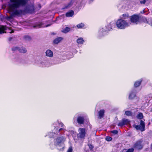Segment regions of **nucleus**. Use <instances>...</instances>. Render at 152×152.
Segmentation results:
<instances>
[{"mask_svg": "<svg viewBox=\"0 0 152 152\" xmlns=\"http://www.w3.org/2000/svg\"><path fill=\"white\" fill-rule=\"evenodd\" d=\"M26 3V0H10V2L8 5V11L11 15L7 16L6 19L11 21L12 20L14 16L21 15L23 11L19 8L24 5Z\"/></svg>", "mask_w": 152, "mask_h": 152, "instance_id": "f257e3e1", "label": "nucleus"}, {"mask_svg": "<svg viewBox=\"0 0 152 152\" xmlns=\"http://www.w3.org/2000/svg\"><path fill=\"white\" fill-rule=\"evenodd\" d=\"M53 125L55 127L54 129V132H49L48 133V136L50 137H53L55 134H58V133L62 134V132H61V131H64V129L63 128L59 129V127H62L64 126V125L63 123H59L58 121H57L55 122L54 124Z\"/></svg>", "mask_w": 152, "mask_h": 152, "instance_id": "f03ea898", "label": "nucleus"}, {"mask_svg": "<svg viewBox=\"0 0 152 152\" xmlns=\"http://www.w3.org/2000/svg\"><path fill=\"white\" fill-rule=\"evenodd\" d=\"M66 138L62 135H59L55 139L54 144L60 150H63L64 148V142L65 141Z\"/></svg>", "mask_w": 152, "mask_h": 152, "instance_id": "7ed1b4c3", "label": "nucleus"}, {"mask_svg": "<svg viewBox=\"0 0 152 152\" xmlns=\"http://www.w3.org/2000/svg\"><path fill=\"white\" fill-rule=\"evenodd\" d=\"M131 23L127 22L122 19L118 20L116 22V25L118 28L120 29H124L130 26Z\"/></svg>", "mask_w": 152, "mask_h": 152, "instance_id": "20e7f679", "label": "nucleus"}, {"mask_svg": "<svg viewBox=\"0 0 152 152\" xmlns=\"http://www.w3.org/2000/svg\"><path fill=\"white\" fill-rule=\"evenodd\" d=\"M36 63L38 66L41 67H49V63L46 60L42 57H38L37 59Z\"/></svg>", "mask_w": 152, "mask_h": 152, "instance_id": "39448f33", "label": "nucleus"}, {"mask_svg": "<svg viewBox=\"0 0 152 152\" xmlns=\"http://www.w3.org/2000/svg\"><path fill=\"white\" fill-rule=\"evenodd\" d=\"M111 29V28H107V26H104L100 28L98 32V36L99 37H101L105 35L108 31Z\"/></svg>", "mask_w": 152, "mask_h": 152, "instance_id": "423d86ee", "label": "nucleus"}, {"mask_svg": "<svg viewBox=\"0 0 152 152\" xmlns=\"http://www.w3.org/2000/svg\"><path fill=\"white\" fill-rule=\"evenodd\" d=\"M78 131L79 133L77 134V137L81 138H84L86 134L85 129L80 128L78 129Z\"/></svg>", "mask_w": 152, "mask_h": 152, "instance_id": "0eeeda50", "label": "nucleus"}, {"mask_svg": "<svg viewBox=\"0 0 152 152\" xmlns=\"http://www.w3.org/2000/svg\"><path fill=\"white\" fill-rule=\"evenodd\" d=\"M145 124L144 122L142 120H141L140 122V125H134L133 126L137 130H139L142 132L145 130Z\"/></svg>", "mask_w": 152, "mask_h": 152, "instance_id": "6e6552de", "label": "nucleus"}, {"mask_svg": "<svg viewBox=\"0 0 152 152\" xmlns=\"http://www.w3.org/2000/svg\"><path fill=\"white\" fill-rule=\"evenodd\" d=\"M142 140H139L137 141L134 144L133 147L135 149H142L143 145L142 144Z\"/></svg>", "mask_w": 152, "mask_h": 152, "instance_id": "1a4fd4ad", "label": "nucleus"}, {"mask_svg": "<svg viewBox=\"0 0 152 152\" xmlns=\"http://www.w3.org/2000/svg\"><path fill=\"white\" fill-rule=\"evenodd\" d=\"M139 17L138 15H134L131 16L130 20L131 23L137 24L139 22Z\"/></svg>", "mask_w": 152, "mask_h": 152, "instance_id": "9d476101", "label": "nucleus"}, {"mask_svg": "<svg viewBox=\"0 0 152 152\" xmlns=\"http://www.w3.org/2000/svg\"><path fill=\"white\" fill-rule=\"evenodd\" d=\"M45 54L46 56L52 58L53 56V53L51 50L48 49L46 50L45 52Z\"/></svg>", "mask_w": 152, "mask_h": 152, "instance_id": "9b49d317", "label": "nucleus"}, {"mask_svg": "<svg viewBox=\"0 0 152 152\" xmlns=\"http://www.w3.org/2000/svg\"><path fill=\"white\" fill-rule=\"evenodd\" d=\"M142 20L144 23H148L151 25L152 21V18H150L148 20L146 18H142Z\"/></svg>", "mask_w": 152, "mask_h": 152, "instance_id": "f8f14e48", "label": "nucleus"}, {"mask_svg": "<svg viewBox=\"0 0 152 152\" xmlns=\"http://www.w3.org/2000/svg\"><path fill=\"white\" fill-rule=\"evenodd\" d=\"M135 96V92L134 91H131L129 96V99H132L134 98Z\"/></svg>", "mask_w": 152, "mask_h": 152, "instance_id": "ddd939ff", "label": "nucleus"}, {"mask_svg": "<svg viewBox=\"0 0 152 152\" xmlns=\"http://www.w3.org/2000/svg\"><path fill=\"white\" fill-rule=\"evenodd\" d=\"M78 123L80 124H83V123L84 121V118L83 117H78L77 120Z\"/></svg>", "mask_w": 152, "mask_h": 152, "instance_id": "4468645a", "label": "nucleus"}, {"mask_svg": "<svg viewBox=\"0 0 152 152\" xmlns=\"http://www.w3.org/2000/svg\"><path fill=\"white\" fill-rule=\"evenodd\" d=\"M74 13L73 11L71 10L66 12V15L67 17H72L74 15Z\"/></svg>", "mask_w": 152, "mask_h": 152, "instance_id": "2eb2a0df", "label": "nucleus"}, {"mask_svg": "<svg viewBox=\"0 0 152 152\" xmlns=\"http://www.w3.org/2000/svg\"><path fill=\"white\" fill-rule=\"evenodd\" d=\"M84 42L83 38L82 37H80L77 40V42L79 45L83 44Z\"/></svg>", "mask_w": 152, "mask_h": 152, "instance_id": "dca6fc26", "label": "nucleus"}, {"mask_svg": "<svg viewBox=\"0 0 152 152\" xmlns=\"http://www.w3.org/2000/svg\"><path fill=\"white\" fill-rule=\"evenodd\" d=\"M63 39V38L61 37H59L55 39L53 41V43L55 44L59 43L61 40Z\"/></svg>", "mask_w": 152, "mask_h": 152, "instance_id": "f3484780", "label": "nucleus"}, {"mask_svg": "<svg viewBox=\"0 0 152 152\" xmlns=\"http://www.w3.org/2000/svg\"><path fill=\"white\" fill-rule=\"evenodd\" d=\"M104 110H100L98 113L99 118H101L104 115Z\"/></svg>", "mask_w": 152, "mask_h": 152, "instance_id": "a211bd4d", "label": "nucleus"}, {"mask_svg": "<svg viewBox=\"0 0 152 152\" xmlns=\"http://www.w3.org/2000/svg\"><path fill=\"white\" fill-rule=\"evenodd\" d=\"M7 29L6 27L4 26H2L0 27V34L3 33L4 31Z\"/></svg>", "mask_w": 152, "mask_h": 152, "instance_id": "6ab92c4d", "label": "nucleus"}, {"mask_svg": "<svg viewBox=\"0 0 152 152\" xmlns=\"http://www.w3.org/2000/svg\"><path fill=\"white\" fill-rule=\"evenodd\" d=\"M19 51L21 53H25L26 52L27 50L25 48L21 47L19 48Z\"/></svg>", "mask_w": 152, "mask_h": 152, "instance_id": "aec40b11", "label": "nucleus"}, {"mask_svg": "<svg viewBox=\"0 0 152 152\" xmlns=\"http://www.w3.org/2000/svg\"><path fill=\"white\" fill-rule=\"evenodd\" d=\"M84 26V23H81L77 24L76 26L78 28H83Z\"/></svg>", "mask_w": 152, "mask_h": 152, "instance_id": "412c9836", "label": "nucleus"}, {"mask_svg": "<svg viewBox=\"0 0 152 152\" xmlns=\"http://www.w3.org/2000/svg\"><path fill=\"white\" fill-rule=\"evenodd\" d=\"M70 29L69 28L66 27L64 29L62 30V32L63 33H66L69 31Z\"/></svg>", "mask_w": 152, "mask_h": 152, "instance_id": "4be33fe9", "label": "nucleus"}, {"mask_svg": "<svg viewBox=\"0 0 152 152\" xmlns=\"http://www.w3.org/2000/svg\"><path fill=\"white\" fill-rule=\"evenodd\" d=\"M142 80H140L139 81H137L134 84V86L135 87H137L139 86L141 84Z\"/></svg>", "mask_w": 152, "mask_h": 152, "instance_id": "5701e85b", "label": "nucleus"}, {"mask_svg": "<svg viewBox=\"0 0 152 152\" xmlns=\"http://www.w3.org/2000/svg\"><path fill=\"white\" fill-rule=\"evenodd\" d=\"M115 24L113 22H111L108 25L107 27V28H110V27L111 28V29L112 28V27L113 26H115Z\"/></svg>", "mask_w": 152, "mask_h": 152, "instance_id": "b1692460", "label": "nucleus"}, {"mask_svg": "<svg viewBox=\"0 0 152 152\" xmlns=\"http://www.w3.org/2000/svg\"><path fill=\"white\" fill-rule=\"evenodd\" d=\"M137 118L142 119L143 118V114L142 113H139L137 115Z\"/></svg>", "mask_w": 152, "mask_h": 152, "instance_id": "393cba45", "label": "nucleus"}, {"mask_svg": "<svg viewBox=\"0 0 152 152\" xmlns=\"http://www.w3.org/2000/svg\"><path fill=\"white\" fill-rule=\"evenodd\" d=\"M122 120L124 122V125L129 124L130 123V121L127 119H123Z\"/></svg>", "mask_w": 152, "mask_h": 152, "instance_id": "a878e982", "label": "nucleus"}, {"mask_svg": "<svg viewBox=\"0 0 152 152\" xmlns=\"http://www.w3.org/2000/svg\"><path fill=\"white\" fill-rule=\"evenodd\" d=\"M129 17V15L127 14H123L122 15L121 18L122 19H126L127 18Z\"/></svg>", "mask_w": 152, "mask_h": 152, "instance_id": "bb28decb", "label": "nucleus"}, {"mask_svg": "<svg viewBox=\"0 0 152 152\" xmlns=\"http://www.w3.org/2000/svg\"><path fill=\"white\" fill-rule=\"evenodd\" d=\"M125 113L126 115L128 116H130L132 115V113L129 111H126L125 112Z\"/></svg>", "mask_w": 152, "mask_h": 152, "instance_id": "cd10ccee", "label": "nucleus"}, {"mask_svg": "<svg viewBox=\"0 0 152 152\" xmlns=\"http://www.w3.org/2000/svg\"><path fill=\"white\" fill-rule=\"evenodd\" d=\"M19 48L18 47H15L12 48V50L13 51H16L17 50L19 51Z\"/></svg>", "mask_w": 152, "mask_h": 152, "instance_id": "c85d7f7f", "label": "nucleus"}, {"mask_svg": "<svg viewBox=\"0 0 152 152\" xmlns=\"http://www.w3.org/2000/svg\"><path fill=\"white\" fill-rule=\"evenodd\" d=\"M106 140L108 141H110L112 140V138L110 137H107L105 138Z\"/></svg>", "mask_w": 152, "mask_h": 152, "instance_id": "c756f323", "label": "nucleus"}, {"mask_svg": "<svg viewBox=\"0 0 152 152\" xmlns=\"http://www.w3.org/2000/svg\"><path fill=\"white\" fill-rule=\"evenodd\" d=\"M118 126H123L124 125V122L123 121V120H122V121L121 122H120L118 123Z\"/></svg>", "mask_w": 152, "mask_h": 152, "instance_id": "7c9ffc66", "label": "nucleus"}, {"mask_svg": "<svg viewBox=\"0 0 152 152\" xmlns=\"http://www.w3.org/2000/svg\"><path fill=\"white\" fill-rule=\"evenodd\" d=\"M72 1L70 2V3L67 6H66L65 8H68L70 7L72 5Z\"/></svg>", "mask_w": 152, "mask_h": 152, "instance_id": "2f4dec72", "label": "nucleus"}, {"mask_svg": "<svg viewBox=\"0 0 152 152\" xmlns=\"http://www.w3.org/2000/svg\"><path fill=\"white\" fill-rule=\"evenodd\" d=\"M134 151L133 148H130L126 152H133Z\"/></svg>", "mask_w": 152, "mask_h": 152, "instance_id": "473e14b6", "label": "nucleus"}, {"mask_svg": "<svg viewBox=\"0 0 152 152\" xmlns=\"http://www.w3.org/2000/svg\"><path fill=\"white\" fill-rule=\"evenodd\" d=\"M72 147H70L67 150V152H72Z\"/></svg>", "mask_w": 152, "mask_h": 152, "instance_id": "72a5a7b5", "label": "nucleus"}, {"mask_svg": "<svg viewBox=\"0 0 152 152\" xmlns=\"http://www.w3.org/2000/svg\"><path fill=\"white\" fill-rule=\"evenodd\" d=\"M42 24H38L36 26H34V27H37L38 28H40L41 27Z\"/></svg>", "mask_w": 152, "mask_h": 152, "instance_id": "f704fd0d", "label": "nucleus"}, {"mask_svg": "<svg viewBox=\"0 0 152 152\" xmlns=\"http://www.w3.org/2000/svg\"><path fill=\"white\" fill-rule=\"evenodd\" d=\"M118 131L117 130H113L111 131V133L114 134H116L118 133Z\"/></svg>", "mask_w": 152, "mask_h": 152, "instance_id": "c9c22d12", "label": "nucleus"}, {"mask_svg": "<svg viewBox=\"0 0 152 152\" xmlns=\"http://www.w3.org/2000/svg\"><path fill=\"white\" fill-rule=\"evenodd\" d=\"M146 2V0H143L142 1H141L140 3L141 4H145Z\"/></svg>", "mask_w": 152, "mask_h": 152, "instance_id": "e433bc0d", "label": "nucleus"}, {"mask_svg": "<svg viewBox=\"0 0 152 152\" xmlns=\"http://www.w3.org/2000/svg\"><path fill=\"white\" fill-rule=\"evenodd\" d=\"M89 148L91 149H92L93 148V146L91 145H89Z\"/></svg>", "mask_w": 152, "mask_h": 152, "instance_id": "4c0bfd02", "label": "nucleus"}, {"mask_svg": "<svg viewBox=\"0 0 152 152\" xmlns=\"http://www.w3.org/2000/svg\"><path fill=\"white\" fill-rule=\"evenodd\" d=\"M13 32H14V31H11L10 32V33H13Z\"/></svg>", "mask_w": 152, "mask_h": 152, "instance_id": "58836bf2", "label": "nucleus"}, {"mask_svg": "<svg viewBox=\"0 0 152 152\" xmlns=\"http://www.w3.org/2000/svg\"><path fill=\"white\" fill-rule=\"evenodd\" d=\"M93 0H89L90 2H91Z\"/></svg>", "mask_w": 152, "mask_h": 152, "instance_id": "ea45409f", "label": "nucleus"}, {"mask_svg": "<svg viewBox=\"0 0 152 152\" xmlns=\"http://www.w3.org/2000/svg\"><path fill=\"white\" fill-rule=\"evenodd\" d=\"M144 10H143V11H142V12H141V13H144Z\"/></svg>", "mask_w": 152, "mask_h": 152, "instance_id": "a19ab883", "label": "nucleus"}, {"mask_svg": "<svg viewBox=\"0 0 152 152\" xmlns=\"http://www.w3.org/2000/svg\"><path fill=\"white\" fill-rule=\"evenodd\" d=\"M50 26V25H47V26H46V27H47L48 26Z\"/></svg>", "mask_w": 152, "mask_h": 152, "instance_id": "79ce46f5", "label": "nucleus"}, {"mask_svg": "<svg viewBox=\"0 0 152 152\" xmlns=\"http://www.w3.org/2000/svg\"><path fill=\"white\" fill-rule=\"evenodd\" d=\"M9 40H10V41H11V39H12V38H9Z\"/></svg>", "mask_w": 152, "mask_h": 152, "instance_id": "37998d69", "label": "nucleus"}, {"mask_svg": "<svg viewBox=\"0 0 152 152\" xmlns=\"http://www.w3.org/2000/svg\"><path fill=\"white\" fill-rule=\"evenodd\" d=\"M151 26H152V23H151Z\"/></svg>", "mask_w": 152, "mask_h": 152, "instance_id": "c03bdc74", "label": "nucleus"}]
</instances>
